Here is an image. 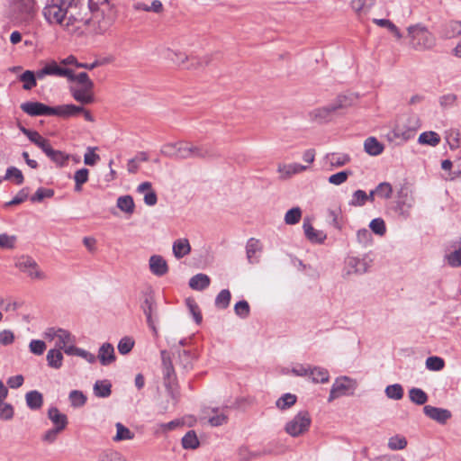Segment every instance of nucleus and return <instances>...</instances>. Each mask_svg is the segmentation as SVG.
Listing matches in <instances>:
<instances>
[{
  "mask_svg": "<svg viewBox=\"0 0 461 461\" xmlns=\"http://www.w3.org/2000/svg\"><path fill=\"white\" fill-rule=\"evenodd\" d=\"M105 0H51L42 10L46 22L70 34H102L110 27L99 5Z\"/></svg>",
  "mask_w": 461,
  "mask_h": 461,
  "instance_id": "1",
  "label": "nucleus"
},
{
  "mask_svg": "<svg viewBox=\"0 0 461 461\" xmlns=\"http://www.w3.org/2000/svg\"><path fill=\"white\" fill-rule=\"evenodd\" d=\"M37 14L35 0H11L8 6V18L20 25H28Z\"/></svg>",
  "mask_w": 461,
  "mask_h": 461,
  "instance_id": "2",
  "label": "nucleus"
},
{
  "mask_svg": "<svg viewBox=\"0 0 461 461\" xmlns=\"http://www.w3.org/2000/svg\"><path fill=\"white\" fill-rule=\"evenodd\" d=\"M408 35L411 38V46L417 50L432 49L436 44V39L425 27L412 25L408 28Z\"/></svg>",
  "mask_w": 461,
  "mask_h": 461,
  "instance_id": "3",
  "label": "nucleus"
},
{
  "mask_svg": "<svg viewBox=\"0 0 461 461\" xmlns=\"http://www.w3.org/2000/svg\"><path fill=\"white\" fill-rule=\"evenodd\" d=\"M312 420L307 411H299L285 425V431L293 438L305 434L311 426Z\"/></svg>",
  "mask_w": 461,
  "mask_h": 461,
  "instance_id": "4",
  "label": "nucleus"
},
{
  "mask_svg": "<svg viewBox=\"0 0 461 461\" xmlns=\"http://www.w3.org/2000/svg\"><path fill=\"white\" fill-rule=\"evenodd\" d=\"M15 267L25 273L30 278L45 280L46 274L41 269L38 263L30 256H21L15 261Z\"/></svg>",
  "mask_w": 461,
  "mask_h": 461,
  "instance_id": "5",
  "label": "nucleus"
},
{
  "mask_svg": "<svg viewBox=\"0 0 461 461\" xmlns=\"http://www.w3.org/2000/svg\"><path fill=\"white\" fill-rule=\"evenodd\" d=\"M356 388V382L348 376L338 377L333 383L328 401L330 402L337 398L352 393Z\"/></svg>",
  "mask_w": 461,
  "mask_h": 461,
  "instance_id": "6",
  "label": "nucleus"
},
{
  "mask_svg": "<svg viewBox=\"0 0 461 461\" xmlns=\"http://www.w3.org/2000/svg\"><path fill=\"white\" fill-rule=\"evenodd\" d=\"M408 126L397 125L392 131L393 137L402 140L412 139L420 128V121L417 117H411L408 120Z\"/></svg>",
  "mask_w": 461,
  "mask_h": 461,
  "instance_id": "7",
  "label": "nucleus"
},
{
  "mask_svg": "<svg viewBox=\"0 0 461 461\" xmlns=\"http://www.w3.org/2000/svg\"><path fill=\"white\" fill-rule=\"evenodd\" d=\"M162 366H163V376L166 387L168 389L169 393L175 399L172 384L175 381V370L169 356V353L166 350L161 351Z\"/></svg>",
  "mask_w": 461,
  "mask_h": 461,
  "instance_id": "8",
  "label": "nucleus"
},
{
  "mask_svg": "<svg viewBox=\"0 0 461 461\" xmlns=\"http://www.w3.org/2000/svg\"><path fill=\"white\" fill-rule=\"evenodd\" d=\"M189 144L184 142L167 143L161 149V153L169 158H188Z\"/></svg>",
  "mask_w": 461,
  "mask_h": 461,
  "instance_id": "9",
  "label": "nucleus"
},
{
  "mask_svg": "<svg viewBox=\"0 0 461 461\" xmlns=\"http://www.w3.org/2000/svg\"><path fill=\"white\" fill-rule=\"evenodd\" d=\"M93 89L94 85H90V86H70L69 91L77 102L88 104L95 101Z\"/></svg>",
  "mask_w": 461,
  "mask_h": 461,
  "instance_id": "10",
  "label": "nucleus"
},
{
  "mask_svg": "<svg viewBox=\"0 0 461 461\" xmlns=\"http://www.w3.org/2000/svg\"><path fill=\"white\" fill-rule=\"evenodd\" d=\"M141 309L146 316L148 326L150 328L153 334L158 336V330L156 328L157 317L155 314V302L151 296L145 298L141 304Z\"/></svg>",
  "mask_w": 461,
  "mask_h": 461,
  "instance_id": "11",
  "label": "nucleus"
},
{
  "mask_svg": "<svg viewBox=\"0 0 461 461\" xmlns=\"http://www.w3.org/2000/svg\"><path fill=\"white\" fill-rule=\"evenodd\" d=\"M21 109L31 116L52 115V107L40 102L23 103Z\"/></svg>",
  "mask_w": 461,
  "mask_h": 461,
  "instance_id": "12",
  "label": "nucleus"
},
{
  "mask_svg": "<svg viewBox=\"0 0 461 461\" xmlns=\"http://www.w3.org/2000/svg\"><path fill=\"white\" fill-rule=\"evenodd\" d=\"M348 273L364 274L371 267V260L366 258L351 257L347 259Z\"/></svg>",
  "mask_w": 461,
  "mask_h": 461,
  "instance_id": "13",
  "label": "nucleus"
},
{
  "mask_svg": "<svg viewBox=\"0 0 461 461\" xmlns=\"http://www.w3.org/2000/svg\"><path fill=\"white\" fill-rule=\"evenodd\" d=\"M423 411L429 419L441 424L446 423L452 416L448 410L431 405L424 406Z\"/></svg>",
  "mask_w": 461,
  "mask_h": 461,
  "instance_id": "14",
  "label": "nucleus"
},
{
  "mask_svg": "<svg viewBox=\"0 0 461 461\" xmlns=\"http://www.w3.org/2000/svg\"><path fill=\"white\" fill-rule=\"evenodd\" d=\"M150 272L157 276H163L168 272V265L160 255H152L149 259Z\"/></svg>",
  "mask_w": 461,
  "mask_h": 461,
  "instance_id": "15",
  "label": "nucleus"
},
{
  "mask_svg": "<svg viewBox=\"0 0 461 461\" xmlns=\"http://www.w3.org/2000/svg\"><path fill=\"white\" fill-rule=\"evenodd\" d=\"M303 229L305 237L312 243H322L326 240V234L322 230L314 229L308 218H304Z\"/></svg>",
  "mask_w": 461,
  "mask_h": 461,
  "instance_id": "16",
  "label": "nucleus"
},
{
  "mask_svg": "<svg viewBox=\"0 0 461 461\" xmlns=\"http://www.w3.org/2000/svg\"><path fill=\"white\" fill-rule=\"evenodd\" d=\"M398 202H397V209L399 211L400 215L407 218L409 216V210L411 208L413 204V198L409 195L408 191L404 189H401L398 193Z\"/></svg>",
  "mask_w": 461,
  "mask_h": 461,
  "instance_id": "17",
  "label": "nucleus"
},
{
  "mask_svg": "<svg viewBox=\"0 0 461 461\" xmlns=\"http://www.w3.org/2000/svg\"><path fill=\"white\" fill-rule=\"evenodd\" d=\"M48 418L56 428L60 430H64L68 425V417L66 414L59 411L57 407H50L48 410Z\"/></svg>",
  "mask_w": 461,
  "mask_h": 461,
  "instance_id": "18",
  "label": "nucleus"
},
{
  "mask_svg": "<svg viewBox=\"0 0 461 461\" xmlns=\"http://www.w3.org/2000/svg\"><path fill=\"white\" fill-rule=\"evenodd\" d=\"M101 365L109 366L115 361L114 348L111 343H104L99 350L97 356Z\"/></svg>",
  "mask_w": 461,
  "mask_h": 461,
  "instance_id": "19",
  "label": "nucleus"
},
{
  "mask_svg": "<svg viewBox=\"0 0 461 461\" xmlns=\"http://www.w3.org/2000/svg\"><path fill=\"white\" fill-rule=\"evenodd\" d=\"M307 168V166H303L298 163L279 164L277 171L280 173L282 178H289L294 175L305 171Z\"/></svg>",
  "mask_w": 461,
  "mask_h": 461,
  "instance_id": "20",
  "label": "nucleus"
},
{
  "mask_svg": "<svg viewBox=\"0 0 461 461\" xmlns=\"http://www.w3.org/2000/svg\"><path fill=\"white\" fill-rule=\"evenodd\" d=\"M82 111H84L83 106H78L72 104H62L52 107V115H57L60 117H70L77 115Z\"/></svg>",
  "mask_w": 461,
  "mask_h": 461,
  "instance_id": "21",
  "label": "nucleus"
},
{
  "mask_svg": "<svg viewBox=\"0 0 461 461\" xmlns=\"http://www.w3.org/2000/svg\"><path fill=\"white\" fill-rule=\"evenodd\" d=\"M332 114H333V113L330 110V105L328 104L326 106L318 107V108L312 110L309 113V118H310V120H312L313 122L321 123V122L330 121Z\"/></svg>",
  "mask_w": 461,
  "mask_h": 461,
  "instance_id": "22",
  "label": "nucleus"
},
{
  "mask_svg": "<svg viewBox=\"0 0 461 461\" xmlns=\"http://www.w3.org/2000/svg\"><path fill=\"white\" fill-rule=\"evenodd\" d=\"M173 254L176 258H182L191 251V246L187 239H179L173 243Z\"/></svg>",
  "mask_w": 461,
  "mask_h": 461,
  "instance_id": "23",
  "label": "nucleus"
},
{
  "mask_svg": "<svg viewBox=\"0 0 461 461\" xmlns=\"http://www.w3.org/2000/svg\"><path fill=\"white\" fill-rule=\"evenodd\" d=\"M45 154L59 167H64L69 159L68 154L54 149L51 146L46 150Z\"/></svg>",
  "mask_w": 461,
  "mask_h": 461,
  "instance_id": "24",
  "label": "nucleus"
},
{
  "mask_svg": "<svg viewBox=\"0 0 461 461\" xmlns=\"http://www.w3.org/2000/svg\"><path fill=\"white\" fill-rule=\"evenodd\" d=\"M26 404L31 410H39L43 404L42 394L36 390L30 391L25 394Z\"/></svg>",
  "mask_w": 461,
  "mask_h": 461,
  "instance_id": "25",
  "label": "nucleus"
},
{
  "mask_svg": "<svg viewBox=\"0 0 461 461\" xmlns=\"http://www.w3.org/2000/svg\"><path fill=\"white\" fill-rule=\"evenodd\" d=\"M210 285V278L205 274H197L189 280V286L197 291L207 288Z\"/></svg>",
  "mask_w": 461,
  "mask_h": 461,
  "instance_id": "26",
  "label": "nucleus"
},
{
  "mask_svg": "<svg viewBox=\"0 0 461 461\" xmlns=\"http://www.w3.org/2000/svg\"><path fill=\"white\" fill-rule=\"evenodd\" d=\"M461 35V21H450L444 25L443 36L447 39L456 38Z\"/></svg>",
  "mask_w": 461,
  "mask_h": 461,
  "instance_id": "27",
  "label": "nucleus"
},
{
  "mask_svg": "<svg viewBox=\"0 0 461 461\" xmlns=\"http://www.w3.org/2000/svg\"><path fill=\"white\" fill-rule=\"evenodd\" d=\"M48 365L55 369H59L62 366L63 355L61 353V349L53 348L50 349L47 353L46 357Z\"/></svg>",
  "mask_w": 461,
  "mask_h": 461,
  "instance_id": "28",
  "label": "nucleus"
},
{
  "mask_svg": "<svg viewBox=\"0 0 461 461\" xmlns=\"http://www.w3.org/2000/svg\"><path fill=\"white\" fill-rule=\"evenodd\" d=\"M364 148L366 153L371 156H377L384 150V146L375 138L369 137L365 140Z\"/></svg>",
  "mask_w": 461,
  "mask_h": 461,
  "instance_id": "29",
  "label": "nucleus"
},
{
  "mask_svg": "<svg viewBox=\"0 0 461 461\" xmlns=\"http://www.w3.org/2000/svg\"><path fill=\"white\" fill-rule=\"evenodd\" d=\"M116 427V434L113 438V441L119 442L122 440H131L134 438L135 434L127 427H125L121 422H117L115 424Z\"/></svg>",
  "mask_w": 461,
  "mask_h": 461,
  "instance_id": "30",
  "label": "nucleus"
},
{
  "mask_svg": "<svg viewBox=\"0 0 461 461\" xmlns=\"http://www.w3.org/2000/svg\"><path fill=\"white\" fill-rule=\"evenodd\" d=\"M89 178V170L87 168H80L77 170L74 174V181H75V191L81 192L82 186L88 181Z\"/></svg>",
  "mask_w": 461,
  "mask_h": 461,
  "instance_id": "31",
  "label": "nucleus"
},
{
  "mask_svg": "<svg viewBox=\"0 0 461 461\" xmlns=\"http://www.w3.org/2000/svg\"><path fill=\"white\" fill-rule=\"evenodd\" d=\"M309 375L314 383H327L330 379V375L327 369L321 367H313L310 369Z\"/></svg>",
  "mask_w": 461,
  "mask_h": 461,
  "instance_id": "32",
  "label": "nucleus"
},
{
  "mask_svg": "<svg viewBox=\"0 0 461 461\" xmlns=\"http://www.w3.org/2000/svg\"><path fill=\"white\" fill-rule=\"evenodd\" d=\"M112 384L108 381H96L94 385V393L97 397L110 396Z\"/></svg>",
  "mask_w": 461,
  "mask_h": 461,
  "instance_id": "33",
  "label": "nucleus"
},
{
  "mask_svg": "<svg viewBox=\"0 0 461 461\" xmlns=\"http://www.w3.org/2000/svg\"><path fill=\"white\" fill-rule=\"evenodd\" d=\"M418 140L420 144L435 147L440 142V137L435 131H425L420 135Z\"/></svg>",
  "mask_w": 461,
  "mask_h": 461,
  "instance_id": "34",
  "label": "nucleus"
},
{
  "mask_svg": "<svg viewBox=\"0 0 461 461\" xmlns=\"http://www.w3.org/2000/svg\"><path fill=\"white\" fill-rule=\"evenodd\" d=\"M117 207L126 212L131 214L134 212V202L131 195L120 196L117 199Z\"/></svg>",
  "mask_w": 461,
  "mask_h": 461,
  "instance_id": "35",
  "label": "nucleus"
},
{
  "mask_svg": "<svg viewBox=\"0 0 461 461\" xmlns=\"http://www.w3.org/2000/svg\"><path fill=\"white\" fill-rule=\"evenodd\" d=\"M74 339L69 331L58 329L57 341H56V348L61 349L65 348L66 345L73 343Z\"/></svg>",
  "mask_w": 461,
  "mask_h": 461,
  "instance_id": "36",
  "label": "nucleus"
},
{
  "mask_svg": "<svg viewBox=\"0 0 461 461\" xmlns=\"http://www.w3.org/2000/svg\"><path fill=\"white\" fill-rule=\"evenodd\" d=\"M409 398L413 403L418 405H422L428 401L427 393L420 388H411L409 391Z\"/></svg>",
  "mask_w": 461,
  "mask_h": 461,
  "instance_id": "37",
  "label": "nucleus"
},
{
  "mask_svg": "<svg viewBox=\"0 0 461 461\" xmlns=\"http://www.w3.org/2000/svg\"><path fill=\"white\" fill-rule=\"evenodd\" d=\"M332 113L345 109L352 105V99L347 95H339L337 99L329 104Z\"/></svg>",
  "mask_w": 461,
  "mask_h": 461,
  "instance_id": "38",
  "label": "nucleus"
},
{
  "mask_svg": "<svg viewBox=\"0 0 461 461\" xmlns=\"http://www.w3.org/2000/svg\"><path fill=\"white\" fill-rule=\"evenodd\" d=\"M302 218V210L300 207H293L285 214V222L288 225H294L300 221Z\"/></svg>",
  "mask_w": 461,
  "mask_h": 461,
  "instance_id": "39",
  "label": "nucleus"
},
{
  "mask_svg": "<svg viewBox=\"0 0 461 461\" xmlns=\"http://www.w3.org/2000/svg\"><path fill=\"white\" fill-rule=\"evenodd\" d=\"M438 103L443 110L450 109L457 105V95L456 94H445L438 98Z\"/></svg>",
  "mask_w": 461,
  "mask_h": 461,
  "instance_id": "40",
  "label": "nucleus"
},
{
  "mask_svg": "<svg viewBox=\"0 0 461 461\" xmlns=\"http://www.w3.org/2000/svg\"><path fill=\"white\" fill-rule=\"evenodd\" d=\"M59 68L60 66L54 61L47 64L44 68L37 71V77L42 79L46 76H59Z\"/></svg>",
  "mask_w": 461,
  "mask_h": 461,
  "instance_id": "41",
  "label": "nucleus"
},
{
  "mask_svg": "<svg viewBox=\"0 0 461 461\" xmlns=\"http://www.w3.org/2000/svg\"><path fill=\"white\" fill-rule=\"evenodd\" d=\"M36 78H38L37 77V73L34 74L31 70L24 71L20 76V80L22 82H23V89L31 90L32 87H34L36 86Z\"/></svg>",
  "mask_w": 461,
  "mask_h": 461,
  "instance_id": "42",
  "label": "nucleus"
},
{
  "mask_svg": "<svg viewBox=\"0 0 461 461\" xmlns=\"http://www.w3.org/2000/svg\"><path fill=\"white\" fill-rule=\"evenodd\" d=\"M182 446L185 449H194L199 446V440L194 431H188L182 438Z\"/></svg>",
  "mask_w": 461,
  "mask_h": 461,
  "instance_id": "43",
  "label": "nucleus"
},
{
  "mask_svg": "<svg viewBox=\"0 0 461 461\" xmlns=\"http://www.w3.org/2000/svg\"><path fill=\"white\" fill-rule=\"evenodd\" d=\"M32 143L37 145L44 153L50 148V141L43 138L38 131H33L28 138Z\"/></svg>",
  "mask_w": 461,
  "mask_h": 461,
  "instance_id": "44",
  "label": "nucleus"
},
{
  "mask_svg": "<svg viewBox=\"0 0 461 461\" xmlns=\"http://www.w3.org/2000/svg\"><path fill=\"white\" fill-rule=\"evenodd\" d=\"M297 397L292 393H285L276 402V405L280 410H285L292 407L296 402Z\"/></svg>",
  "mask_w": 461,
  "mask_h": 461,
  "instance_id": "45",
  "label": "nucleus"
},
{
  "mask_svg": "<svg viewBox=\"0 0 461 461\" xmlns=\"http://www.w3.org/2000/svg\"><path fill=\"white\" fill-rule=\"evenodd\" d=\"M407 446V439L402 435H395L388 439V447L391 450H402Z\"/></svg>",
  "mask_w": 461,
  "mask_h": 461,
  "instance_id": "46",
  "label": "nucleus"
},
{
  "mask_svg": "<svg viewBox=\"0 0 461 461\" xmlns=\"http://www.w3.org/2000/svg\"><path fill=\"white\" fill-rule=\"evenodd\" d=\"M166 57L176 65H184L185 62L188 59V57L185 53L170 49L167 50Z\"/></svg>",
  "mask_w": 461,
  "mask_h": 461,
  "instance_id": "47",
  "label": "nucleus"
},
{
  "mask_svg": "<svg viewBox=\"0 0 461 461\" xmlns=\"http://www.w3.org/2000/svg\"><path fill=\"white\" fill-rule=\"evenodd\" d=\"M385 394L390 399L400 400L403 396V389L399 384H391L385 388Z\"/></svg>",
  "mask_w": 461,
  "mask_h": 461,
  "instance_id": "48",
  "label": "nucleus"
},
{
  "mask_svg": "<svg viewBox=\"0 0 461 461\" xmlns=\"http://www.w3.org/2000/svg\"><path fill=\"white\" fill-rule=\"evenodd\" d=\"M374 23L380 27L387 28L397 39H401L402 37L398 28L390 20L374 19Z\"/></svg>",
  "mask_w": 461,
  "mask_h": 461,
  "instance_id": "49",
  "label": "nucleus"
},
{
  "mask_svg": "<svg viewBox=\"0 0 461 461\" xmlns=\"http://www.w3.org/2000/svg\"><path fill=\"white\" fill-rule=\"evenodd\" d=\"M376 195L384 198V199H389L392 197L393 194V186L388 182H383L380 183L375 187Z\"/></svg>",
  "mask_w": 461,
  "mask_h": 461,
  "instance_id": "50",
  "label": "nucleus"
},
{
  "mask_svg": "<svg viewBox=\"0 0 461 461\" xmlns=\"http://www.w3.org/2000/svg\"><path fill=\"white\" fill-rule=\"evenodd\" d=\"M230 302V293L227 289L221 290L215 299V305L220 309H225Z\"/></svg>",
  "mask_w": 461,
  "mask_h": 461,
  "instance_id": "51",
  "label": "nucleus"
},
{
  "mask_svg": "<svg viewBox=\"0 0 461 461\" xmlns=\"http://www.w3.org/2000/svg\"><path fill=\"white\" fill-rule=\"evenodd\" d=\"M68 397L73 407H81L86 402V397L81 391L73 390L69 393Z\"/></svg>",
  "mask_w": 461,
  "mask_h": 461,
  "instance_id": "52",
  "label": "nucleus"
},
{
  "mask_svg": "<svg viewBox=\"0 0 461 461\" xmlns=\"http://www.w3.org/2000/svg\"><path fill=\"white\" fill-rule=\"evenodd\" d=\"M445 362L439 357H429L426 359V367L431 371H440L444 368Z\"/></svg>",
  "mask_w": 461,
  "mask_h": 461,
  "instance_id": "53",
  "label": "nucleus"
},
{
  "mask_svg": "<svg viewBox=\"0 0 461 461\" xmlns=\"http://www.w3.org/2000/svg\"><path fill=\"white\" fill-rule=\"evenodd\" d=\"M367 201V194L363 190H357L353 193L349 201L351 206H363Z\"/></svg>",
  "mask_w": 461,
  "mask_h": 461,
  "instance_id": "54",
  "label": "nucleus"
},
{
  "mask_svg": "<svg viewBox=\"0 0 461 461\" xmlns=\"http://www.w3.org/2000/svg\"><path fill=\"white\" fill-rule=\"evenodd\" d=\"M369 228L374 233L379 236H383L386 232L385 223L382 218H375L372 220L369 223Z\"/></svg>",
  "mask_w": 461,
  "mask_h": 461,
  "instance_id": "55",
  "label": "nucleus"
},
{
  "mask_svg": "<svg viewBox=\"0 0 461 461\" xmlns=\"http://www.w3.org/2000/svg\"><path fill=\"white\" fill-rule=\"evenodd\" d=\"M328 158L332 167H342L349 161V157L347 154L332 153Z\"/></svg>",
  "mask_w": 461,
  "mask_h": 461,
  "instance_id": "56",
  "label": "nucleus"
},
{
  "mask_svg": "<svg viewBox=\"0 0 461 461\" xmlns=\"http://www.w3.org/2000/svg\"><path fill=\"white\" fill-rule=\"evenodd\" d=\"M134 346V340L130 337L122 338L118 343V351L122 355H126L131 351Z\"/></svg>",
  "mask_w": 461,
  "mask_h": 461,
  "instance_id": "57",
  "label": "nucleus"
},
{
  "mask_svg": "<svg viewBox=\"0 0 461 461\" xmlns=\"http://www.w3.org/2000/svg\"><path fill=\"white\" fill-rule=\"evenodd\" d=\"M98 461H126L123 456L114 450H108L99 456Z\"/></svg>",
  "mask_w": 461,
  "mask_h": 461,
  "instance_id": "58",
  "label": "nucleus"
},
{
  "mask_svg": "<svg viewBox=\"0 0 461 461\" xmlns=\"http://www.w3.org/2000/svg\"><path fill=\"white\" fill-rule=\"evenodd\" d=\"M54 195L52 189H47L40 187L37 189L35 194L31 197V201L33 203L41 202L44 198H50Z\"/></svg>",
  "mask_w": 461,
  "mask_h": 461,
  "instance_id": "59",
  "label": "nucleus"
},
{
  "mask_svg": "<svg viewBox=\"0 0 461 461\" xmlns=\"http://www.w3.org/2000/svg\"><path fill=\"white\" fill-rule=\"evenodd\" d=\"M13 177L15 179L16 184L21 185L23 183L24 178L23 173L15 167H8L5 176V179H11Z\"/></svg>",
  "mask_w": 461,
  "mask_h": 461,
  "instance_id": "60",
  "label": "nucleus"
},
{
  "mask_svg": "<svg viewBox=\"0 0 461 461\" xmlns=\"http://www.w3.org/2000/svg\"><path fill=\"white\" fill-rule=\"evenodd\" d=\"M189 149H190V151L188 152V158H206L210 155L209 150L203 147H199V146H194V145L189 144Z\"/></svg>",
  "mask_w": 461,
  "mask_h": 461,
  "instance_id": "61",
  "label": "nucleus"
},
{
  "mask_svg": "<svg viewBox=\"0 0 461 461\" xmlns=\"http://www.w3.org/2000/svg\"><path fill=\"white\" fill-rule=\"evenodd\" d=\"M14 416V408L10 403L0 401V419L8 420Z\"/></svg>",
  "mask_w": 461,
  "mask_h": 461,
  "instance_id": "62",
  "label": "nucleus"
},
{
  "mask_svg": "<svg viewBox=\"0 0 461 461\" xmlns=\"http://www.w3.org/2000/svg\"><path fill=\"white\" fill-rule=\"evenodd\" d=\"M357 240L363 246H368L372 243V235L367 229H360L357 232Z\"/></svg>",
  "mask_w": 461,
  "mask_h": 461,
  "instance_id": "63",
  "label": "nucleus"
},
{
  "mask_svg": "<svg viewBox=\"0 0 461 461\" xmlns=\"http://www.w3.org/2000/svg\"><path fill=\"white\" fill-rule=\"evenodd\" d=\"M447 263L454 267L461 266V247L447 257Z\"/></svg>",
  "mask_w": 461,
  "mask_h": 461,
  "instance_id": "64",
  "label": "nucleus"
}]
</instances>
